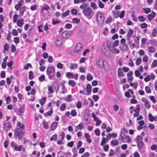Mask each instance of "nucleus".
Listing matches in <instances>:
<instances>
[{"label": "nucleus", "mask_w": 157, "mask_h": 157, "mask_svg": "<svg viewBox=\"0 0 157 157\" xmlns=\"http://www.w3.org/2000/svg\"><path fill=\"white\" fill-rule=\"evenodd\" d=\"M96 20L98 25H101L103 24L104 21V16L103 13L98 12L96 13Z\"/></svg>", "instance_id": "nucleus-1"}, {"label": "nucleus", "mask_w": 157, "mask_h": 157, "mask_svg": "<svg viewBox=\"0 0 157 157\" xmlns=\"http://www.w3.org/2000/svg\"><path fill=\"white\" fill-rule=\"evenodd\" d=\"M82 12L84 15L89 19L92 18L94 13L93 10L90 7H88L86 9L83 10Z\"/></svg>", "instance_id": "nucleus-2"}, {"label": "nucleus", "mask_w": 157, "mask_h": 157, "mask_svg": "<svg viewBox=\"0 0 157 157\" xmlns=\"http://www.w3.org/2000/svg\"><path fill=\"white\" fill-rule=\"evenodd\" d=\"M25 135L24 132L19 128H17L14 130V135L18 139H22Z\"/></svg>", "instance_id": "nucleus-3"}, {"label": "nucleus", "mask_w": 157, "mask_h": 157, "mask_svg": "<svg viewBox=\"0 0 157 157\" xmlns=\"http://www.w3.org/2000/svg\"><path fill=\"white\" fill-rule=\"evenodd\" d=\"M46 72L49 79H51L55 75V72L54 68L51 67H48L47 68Z\"/></svg>", "instance_id": "nucleus-4"}, {"label": "nucleus", "mask_w": 157, "mask_h": 157, "mask_svg": "<svg viewBox=\"0 0 157 157\" xmlns=\"http://www.w3.org/2000/svg\"><path fill=\"white\" fill-rule=\"evenodd\" d=\"M120 137L121 138L120 140L123 142H129L131 140L130 136H125L124 134L123 133H121Z\"/></svg>", "instance_id": "nucleus-5"}, {"label": "nucleus", "mask_w": 157, "mask_h": 157, "mask_svg": "<svg viewBox=\"0 0 157 157\" xmlns=\"http://www.w3.org/2000/svg\"><path fill=\"white\" fill-rule=\"evenodd\" d=\"M11 145L14 151H20L22 148V147L21 145H18L16 143L13 141L11 142Z\"/></svg>", "instance_id": "nucleus-6"}, {"label": "nucleus", "mask_w": 157, "mask_h": 157, "mask_svg": "<svg viewBox=\"0 0 157 157\" xmlns=\"http://www.w3.org/2000/svg\"><path fill=\"white\" fill-rule=\"evenodd\" d=\"M3 128L4 130L7 131L10 129H12V126L10 122L5 121L3 123Z\"/></svg>", "instance_id": "nucleus-7"}, {"label": "nucleus", "mask_w": 157, "mask_h": 157, "mask_svg": "<svg viewBox=\"0 0 157 157\" xmlns=\"http://www.w3.org/2000/svg\"><path fill=\"white\" fill-rule=\"evenodd\" d=\"M110 50L107 49L105 45H103L102 48V51L105 56L109 57L110 55Z\"/></svg>", "instance_id": "nucleus-8"}, {"label": "nucleus", "mask_w": 157, "mask_h": 157, "mask_svg": "<svg viewBox=\"0 0 157 157\" xmlns=\"http://www.w3.org/2000/svg\"><path fill=\"white\" fill-rule=\"evenodd\" d=\"M142 101L144 102V105L145 107L149 109L151 106V105L149 102V100L147 98H143L142 99Z\"/></svg>", "instance_id": "nucleus-9"}, {"label": "nucleus", "mask_w": 157, "mask_h": 157, "mask_svg": "<svg viewBox=\"0 0 157 157\" xmlns=\"http://www.w3.org/2000/svg\"><path fill=\"white\" fill-rule=\"evenodd\" d=\"M82 48V46L80 43H77L75 47V52L77 53H78L81 50Z\"/></svg>", "instance_id": "nucleus-10"}, {"label": "nucleus", "mask_w": 157, "mask_h": 157, "mask_svg": "<svg viewBox=\"0 0 157 157\" xmlns=\"http://www.w3.org/2000/svg\"><path fill=\"white\" fill-rule=\"evenodd\" d=\"M97 64L100 68H103L104 67V61L101 59H98L96 61Z\"/></svg>", "instance_id": "nucleus-11"}, {"label": "nucleus", "mask_w": 157, "mask_h": 157, "mask_svg": "<svg viewBox=\"0 0 157 157\" xmlns=\"http://www.w3.org/2000/svg\"><path fill=\"white\" fill-rule=\"evenodd\" d=\"M71 35V32L68 31H65L62 34L63 37L66 39H67L69 38Z\"/></svg>", "instance_id": "nucleus-12"}, {"label": "nucleus", "mask_w": 157, "mask_h": 157, "mask_svg": "<svg viewBox=\"0 0 157 157\" xmlns=\"http://www.w3.org/2000/svg\"><path fill=\"white\" fill-rule=\"evenodd\" d=\"M23 0H21L19 1L18 4L15 6V8L17 10H19L22 6V2H23Z\"/></svg>", "instance_id": "nucleus-13"}, {"label": "nucleus", "mask_w": 157, "mask_h": 157, "mask_svg": "<svg viewBox=\"0 0 157 157\" xmlns=\"http://www.w3.org/2000/svg\"><path fill=\"white\" fill-rule=\"evenodd\" d=\"M17 126L18 127L17 128H19L22 130V129H24L25 128V125L21 123L20 121L17 122Z\"/></svg>", "instance_id": "nucleus-14"}, {"label": "nucleus", "mask_w": 157, "mask_h": 157, "mask_svg": "<svg viewBox=\"0 0 157 157\" xmlns=\"http://www.w3.org/2000/svg\"><path fill=\"white\" fill-rule=\"evenodd\" d=\"M156 14L154 12H152L151 14L147 15V17L149 20L151 21L155 16Z\"/></svg>", "instance_id": "nucleus-15"}, {"label": "nucleus", "mask_w": 157, "mask_h": 157, "mask_svg": "<svg viewBox=\"0 0 157 157\" xmlns=\"http://www.w3.org/2000/svg\"><path fill=\"white\" fill-rule=\"evenodd\" d=\"M24 23V20L23 19H18L17 21V24L18 26L21 27Z\"/></svg>", "instance_id": "nucleus-16"}, {"label": "nucleus", "mask_w": 157, "mask_h": 157, "mask_svg": "<svg viewBox=\"0 0 157 157\" xmlns=\"http://www.w3.org/2000/svg\"><path fill=\"white\" fill-rule=\"evenodd\" d=\"M69 65V68L71 70L76 69L78 66V64L75 63H70Z\"/></svg>", "instance_id": "nucleus-17"}, {"label": "nucleus", "mask_w": 157, "mask_h": 157, "mask_svg": "<svg viewBox=\"0 0 157 157\" xmlns=\"http://www.w3.org/2000/svg\"><path fill=\"white\" fill-rule=\"evenodd\" d=\"M89 7L88 4L86 3H83L80 6V8L81 9L84 10Z\"/></svg>", "instance_id": "nucleus-18"}, {"label": "nucleus", "mask_w": 157, "mask_h": 157, "mask_svg": "<svg viewBox=\"0 0 157 157\" xmlns=\"http://www.w3.org/2000/svg\"><path fill=\"white\" fill-rule=\"evenodd\" d=\"M57 125V122H54L52 123L51 126V129L52 131L54 130L56 128Z\"/></svg>", "instance_id": "nucleus-19"}, {"label": "nucleus", "mask_w": 157, "mask_h": 157, "mask_svg": "<svg viewBox=\"0 0 157 157\" xmlns=\"http://www.w3.org/2000/svg\"><path fill=\"white\" fill-rule=\"evenodd\" d=\"M86 89L87 92L88 93L87 95H89L91 91L92 87L91 85L89 84L87 85L86 86Z\"/></svg>", "instance_id": "nucleus-20"}, {"label": "nucleus", "mask_w": 157, "mask_h": 157, "mask_svg": "<svg viewBox=\"0 0 157 157\" xmlns=\"http://www.w3.org/2000/svg\"><path fill=\"white\" fill-rule=\"evenodd\" d=\"M120 48L121 50L122 51H127L128 49V47L125 44H122Z\"/></svg>", "instance_id": "nucleus-21"}, {"label": "nucleus", "mask_w": 157, "mask_h": 157, "mask_svg": "<svg viewBox=\"0 0 157 157\" xmlns=\"http://www.w3.org/2000/svg\"><path fill=\"white\" fill-rule=\"evenodd\" d=\"M110 51L113 53L118 54L119 52V50L117 48H115L114 47H112V48L110 49Z\"/></svg>", "instance_id": "nucleus-22"}, {"label": "nucleus", "mask_w": 157, "mask_h": 157, "mask_svg": "<svg viewBox=\"0 0 157 157\" xmlns=\"http://www.w3.org/2000/svg\"><path fill=\"white\" fill-rule=\"evenodd\" d=\"M119 143L118 141L117 140H113L111 141V144L113 146H117L118 145Z\"/></svg>", "instance_id": "nucleus-23"}, {"label": "nucleus", "mask_w": 157, "mask_h": 157, "mask_svg": "<svg viewBox=\"0 0 157 157\" xmlns=\"http://www.w3.org/2000/svg\"><path fill=\"white\" fill-rule=\"evenodd\" d=\"M133 33L134 31L133 30V29H129L127 35V36L129 37H131V36H132Z\"/></svg>", "instance_id": "nucleus-24"}, {"label": "nucleus", "mask_w": 157, "mask_h": 157, "mask_svg": "<svg viewBox=\"0 0 157 157\" xmlns=\"http://www.w3.org/2000/svg\"><path fill=\"white\" fill-rule=\"evenodd\" d=\"M107 48H108L110 50V49L112 48V43L110 41L108 40L107 42Z\"/></svg>", "instance_id": "nucleus-25"}, {"label": "nucleus", "mask_w": 157, "mask_h": 157, "mask_svg": "<svg viewBox=\"0 0 157 157\" xmlns=\"http://www.w3.org/2000/svg\"><path fill=\"white\" fill-rule=\"evenodd\" d=\"M117 75L118 76L120 77L124 76L123 72L122 71L121 69V68H119L118 69L117 71Z\"/></svg>", "instance_id": "nucleus-26"}, {"label": "nucleus", "mask_w": 157, "mask_h": 157, "mask_svg": "<svg viewBox=\"0 0 157 157\" xmlns=\"http://www.w3.org/2000/svg\"><path fill=\"white\" fill-rule=\"evenodd\" d=\"M66 76L68 78H74V74L70 72H67L66 74Z\"/></svg>", "instance_id": "nucleus-27"}, {"label": "nucleus", "mask_w": 157, "mask_h": 157, "mask_svg": "<svg viewBox=\"0 0 157 157\" xmlns=\"http://www.w3.org/2000/svg\"><path fill=\"white\" fill-rule=\"evenodd\" d=\"M68 84L69 85L72 87H74L76 85V83L73 80H69L68 82Z\"/></svg>", "instance_id": "nucleus-28"}, {"label": "nucleus", "mask_w": 157, "mask_h": 157, "mask_svg": "<svg viewBox=\"0 0 157 157\" xmlns=\"http://www.w3.org/2000/svg\"><path fill=\"white\" fill-rule=\"evenodd\" d=\"M112 12L113 13V16L115 18H117L119 17V12L113 11Z\"/></svg>", "instance_id": "nucleus-29"}, {"label": "nucleus", "mask_w": 157, "mask_h": 157, "mask_svg": "<svg viewBox=\"0 0 157 157\" xmlns=\"http://www.w3.org/2000/svg\"><path fill=\"white\" fill-rule=\"evenodd\" d=\"M90 6L94 10L96 9L97 6L96 4L94 2H91L90 4Z\"/></svg>", "instance_id": "nucleus-30"}, {"label": "nucleus", "mask_w": 157, "mask_h": 157, "mask_svg": "<svg viewBox=\"0 0 157 157\" xmlns=\"http://www.w3.org/2000/svg\"><path fill=\"white\" fill-rule=\"evenodd\" d=\"M108 141V140H106L105 138L103 137L102 138V140L101 143V145L102 146L104 145Z\"/></svg>", "instance_id": "nucleus-31"}, {"label": "nucleus", "mask_w": 157, "mask_h": 157, "mask_svg": "<svg viewBox=\"0 0 157 157\" xmlns=\"http://www.w3.org/2000/svg\"><path fill=\"white\" fill-rule=\"evenodd\" d=\"M148 116L149 120L151 121H155L156 119V117H153L151 114H149Z\"/></svg>", "instance_id": "nucleus-32"}, {"label": "nucleus", "mask_w": 157, "mask_h": 157, "mask_svg": "<svg viewBox=\"0 0 157 157\" xmlns=\"http://www.w3.org/2000/svg\"><path fill=\"white\" fill-rule=\"evenodd\" d=\"M139 21L141 22H144L145 21L146 18L142 15H140L138 17Z\"/></svg>", "instance_id": "nucleus-33"}, {"label": "nucleus", "mask_w": 157, "mask_h": 157, "mask_svg": "<svg viewBox=\"0 0 157 157\" xmlns=\"http://www.w3.org/2000/svg\"><path fill=\"white\" fill-rule=\"evenodd\" d=\"M148 50L150 53L154 52L155 51V49L153 46H150L148 48Z\"/></svg>", "instance_id": "nucleus-34"}, {"label": "nucleus", "mask_w": 157, "mask_h": 157, "mask_svg": "<svg viewBox=\"0 0 157 157\" xmlns=\"http://www.w3.org/2000/svg\"><path fill=\"white\" fill-rule=\"evenodd\" d=\"M119 41L118 40H115L113 43H112L113 47H117L119 43Z\"/></svg>", "instance_id": "nucleus-35"}, {"label": "nucleus", "mask_w": 157, "mask_h": 157, "mask_svg": "<svg viewBox=\"0 0 157 157\" xmlns=\"http://www.w3.org/2000/svg\"><path fill=\"white\" fill-rule=\"evenodd\" d=\"M34 78V75L32 71H30L29 72V78L30 80Z\"/></svg>", "instance_id": "nucleus-36"}, {"label": "nucleus", "mask_w": 157, "mask_h": 157, "mask_svg": "<svg viewBox=\"0 0 157 157\" xmlns=\"http://www.w3.org/2000/svg\"><path fill=\"white\" fill-rule=\"evenodd\" d=\"M70 13L69 10H67L66 12L62 13V16L63 17H64L69 15Z\"/></svg>", "instance_id": "nucleus-37"}, {"label": "nucleus", "mask_w": 157, "mask_h": 157, "mask_svg": "<svg viewBox=\"0 0 157 157\" xmlns=\"http://www.w3.org/2000/svg\"><path fill=\"white\" fill-rule=\"evenodd\" d=\"M62 44V40H58L56 41V44L58 46H61Z\"/></svg>", "instance_id": "nucleus-38"}, {"label": "nucleus", "mask_w": 157, "mask_h": 157, "mask_svg": "<svg viewBox=\"0 0 157 157\" xmlns=\"http://www.w3.org/2000/svg\"><path fill=\"white\" fill-rule=\"evenodd\" d=\"M45 80V77L44 75H42L39 77V80L40 82H43Z\"/></svg>", "instance_id": "nucleus-39"}, {"label": "nucleus", "mask_w": 157, "mask_h": 157, "mask_svg": "<svg viewBox=\"0 0 157 157\" xmlns=\"http://www.w3.org/2000/svg\"><path fill=\"white\" fill-rule=\"evenodd\" d=\"M112 21V18L111 16L108 17L107 20L106 21L105 23L106 24L111 23Z\"/></svg>", "instance_id": "nucleus-40"}, {"label": "nucleus", "mask_w": 157, "mask_h": 157, "mask_svg": "<svg viewBox=\"0 0 157 157\" xmlns=\"http://www.w3.org/2000/svg\"><path fill=\"white\" fill-rule=\"evenodd\" d=\"M18 18V15L17 14H15L13 17V22L14 23H15L17 21V20Z\"/></svg>", "instance_id": "nucleus-41"}, {"label": "nucleus", "mask_w": 157, "mask_h": 157, "mask_svg": "<svg viewBox=\"0 0 157 157\" xmlns=\"http://www.w3.org/2000/svg\"><path fill=\"white\" fill-rule=\"evenodd\" d=\"M143 10L144 11L145 13L146 14H148V13L150 12L151 11V9L149 8H143Z\"/></svg>", "instance_id": "nucleus-42"}, {"label": "nucleus", "mask_w": 157, "mask_h": 157, "mask_svg": "<svg viewBox=\"0 0 157 157\" xmlns=\"http://www.w3.org/2000/svg\"><path fill=\"white\" fill-rule=\"evenodd\" d=\"M43 125L44 128L46 129H47L48 128V124L47 122L44 121L43 123Z\"/></svg>", "instance_id": "nucleus-43"}, {"label": "nucleus", "mask_w": 157, "mask_h": 157, "mask_svg": "<svg viewBox=\"0 0 157 157\" xmlns=\"http://www.w3.org/2000/svg\"><path fill=\"white\" fill-rule=\"evenodd\" d=\"M62 90H63L62 93L63 94H65V93H66L67 92V90L66 89L65 85L63 84L62 85Z\"/></svg>", "instance_id": "nucleus-44"}, {"label": "nucleus", "mask_w": 157, "mask_h": 157, "mask_svg": "<svg viewBox=\"0 0 157 157\" xmlns=\"http://www.w3.org/2000/svg\"><path fill=\"white\" fill-rule=\"evenodd\" d=\"M57 135L56 134H54L50 138V140L51 141L53 140H57Z\"/></svg>", "instance_id": "nucleus-45"}, {"label": "nucleus", "mask_w": 157, "mask_h": 157, "mask_svg": "<svg viewBox=\"0 0 157 157\" xmlns=\"http://www.w3.org/2000/svg\"><path fill=\"white\" fill-rule=\"evenodd\" d=\"M13 41L16 44H17L20 42V39L18 37H16L14 38Z\"/></svg>", "instance_id": "nucleus-46"}, {"label": "nucleus", "mask_w": 157, "mask_h": 157, "mask_svg": "<svg viewBox=\"0 0 157 157\" xmlns=\"http://www.w3.org/2000/svg\"><path fill=\"white\" fill-rule=\"evenodd\" d=\"M136 138L137 143L142 142V138L141 136H138Z\"/></svg>", "instance_id": "nucleus-47"}, {"label": "nucleus", "mask_w": 157, "mask_h": 157, "mask_svg": "<svg viewBox=\"0 0 157 157\" xmlns=\"http://www.w3.org/2000/svg\"><path fill=\"white\" fill-rule=\"evenodd\" d=\"M157 28L154 29L152 31V36H155L157 34Z\"/></svg>", "instance_id": "nucleus-48"}, {"label": "nucleus", "mask_w": 157, "mask_h": 157, "mask_svg": "<svg viewBox=\"0 0 157 157\" xmlns=\"http://www.w3.org/2000/svg\"><path fill=\"white\" fill-rule=\"evenodd\" d=\"M72 25L69 23L67 24L65 26V28L66 29H70L72 28Z\"/></svg>", "instance_id": "nucleus-49"}, {"label": "nucleus", "mask_w": 157, "mask_h": 157, "mask_svg": "<svg viewBox=\"0 0 157 157\" xmlns=\"http://www.w3.org/2000/svg\"><path fill=\"white\" fill-rule=\"evenodd\" d=\"M71 115L73 117H75L77 115V113L75 109H73L71 111Z\"/></svg>", "instance_id": "nucleus-50"}, {"label": "nucleus", "mask_w": 157, "mask_h": 157, "mask_svg": "<svg viewBox=\"0 0 157 157\" xmlns=\"http://www.w3.org/2000/svg\"><path fill=\"white\" fill-rule=\"evenodd\" d=\"M135 112L140 113V106L139 105H137L136 108L134 110Z\"/></svg>", "instance_id": "nucleus-51"}, {"label": "nucleus", "mask_w": 157, "mask_h": 157, "mask_svg": "<svg viewBox=\"0 0 157 157\" xmlns=\"http://www.w3.org/2000/svg\"><path fill=\"white\" fill-rule=\"evenodd\" d=\"M157 66V60H155L153 61L152 65L151 67H155Z\"/></svg>", "instance_id": "nucleus-52"}, {"label": "nucleus", "mask_w": 157, "mask_h": 157, "mask_svg": "<svg viewBox=\"0 0 157 157\" xmlns=\"http://www.w3.org/2000/svg\"><path fill=\"white\" fill-rule=\"evenodd\" d=\"M79 130H82L84 128V126L83 124L82 123L79 124L77 126Z\"/></svg>", "instance_id": "nucleus-53"}, {"label": "nucleus", "mask_w": 157, "mask_h": 157, "mask_svg": "<svg viewBox=\"0 0 157 157\" xmlns=\"http://www.w3.org/2000/svg\"><path fill=\"white\" fill-rule=\"evenodd\" d=\"M18 113V114L21 115L24 112L22 107H20L17 109Z\"/></svg>", "instance_id": "nucleus-54"}, {"label": "nucleus", "mask_w": 157, "mask_h": 157, "mask_svg": "<svg viewBox=\"0 0 157 157\" xmlns=\"http://www.w3.org/2000/svg\"><path fill=\"white\" fill-rule=\"evenodd\" d=\"M137 143L139 149H141L143 145V142H138Z\"/></svg>", "instance_id": "nucleus-55"}, {"label": "nucleus", "mask_w": 157, "mask_h": 157, "mask_svg": "<svg viewBox=\"0 0 157 157\" xmlns=\"http://www.w3.org/2000/svg\"><path fill=\"white\" fill-rule=\"evenodd\" d=\"M93 78L92 76L90 74H88L87 75V79L89 81H91Z\"/></svg>", "instance_id": "nucleus-56"}, {"label": "nucleus", "mask_w": 157, "mask_h": 157, "mask_svg": "<svg viewBox=\"0 0 157 157\" xmlns=\"http://www.w3.org/2000/svg\"><path fill=\"white\" fill-rule=\"evenodd\" d=\"M53 111L52 109L51 110L49 111H48L45 114V116H50L52 115V113H53Z\"/></svg>", "instance_id": "nucleus-57"}, {"label": "nucleus", "mask_w": 157, "mask_h": 157, "mask_svg": "<svg viewBox=\"0 0 157 157\" xmlns=\"http://www.w3.org/2000/svg\"><path fill=\"white\" fill-rule=\"evenodd\" d=\"M91 115L92 117L94 119V121H95L96 122L97 121H98V120H99L98 118L95 115V114L94 113H92Z\"/></svg>", "instance_id": "nucleus-58"}, {"label": "nucleus", "mask_w": 157, "mask_h": 157, "mask_svg": "<svg viewBox=\"0 0 157 157\" xmlns=\"http://www.w3.org/2000/svg\"><path fill=\"white\" fill-rule=\"evenodd\" d=\"M141 61V58H138L137 59V60L136 61V65H137V66H138L139 65Z\"/></svg>", "instance_id": "nucleus-59"}, {"label": "nucleus", "mask_w": 157, "mask_h": 157, "mask_svg": "<svg viewBox=\"0 0 157 157\" xmlns=\"http://www.w3.org/2000/svg\"><path fill=\"white\" fill-rule=\"evenodd\" d=\"M73 22L74 23L78 24L80 21V20L79 19L74 18L72 19Z\"/></svg>", "instance_id": "nucleus-60"}, {"label": "nucleus", "mask_w": 157, "mask_h": 157, "mask_svg": "<svg viewBox=\"0 0 157 157\" xmlns=\"http://www.w3.org/2000/svg\"><path fill=\"white\" fill-rule=\"evenodd\" d=\"M58 155L60 157H65V153L62 151H59L58 152Z\"/></svg>", "instance_id": "nucleus-61"}, {"label": "nucleus", "mask_w": 157, "mask_h": 157, "mask_svg": "<svg viewBox=\"0 0 157 157\" xmlns=\"http://www.w3.org/2000/svg\"><path fill=\"white\" fill-rule=\"evenodd\" d=\"M103 149L105 151H107L108 150L109 148V145L108 144H106L103 147Z\"/></svg>", "instance_id": "nucleus-62"}, {"label": "nucleus", "mask_w": 157, "mask_h": 157, "mask_svg": "<svg viewBox=\"0 0 157 157\" xmlns=\"http://www.w3.org/2000/svg\"><path fill=\"white\" fill-rule=\"evenodd\" d=\"M11 48L12 52H15L16 50V47L14 44H12L11 45Z\"/></svg>", "instance_id": "nucleus-63"}, {"label": "nucleus", "mask_w": 157, "mask_h": 157, "mask_svg": "<svg viewBox=\"0 0 157 157\" xmlns=\"http://www.w3.org/2000/svg\"><path fill=\"white\" fill-rule=\"evenodd\" d=\"M94 132L96 135L99 136L100 135V131L99 129L97 128L95 129Z\"/></svg>", "instance_id": "nucleus-64"}]
</instances>
